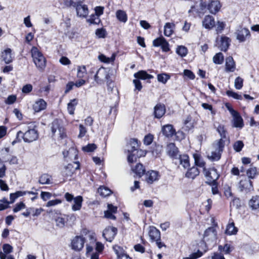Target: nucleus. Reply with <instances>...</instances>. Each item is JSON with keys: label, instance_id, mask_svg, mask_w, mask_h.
Returning <instances> with one entry per match:
<instances>
[{"label": "nucleus", "instance_id": "62", "mask_svg": "<svg viewBox=\"0 0 259 259\" xmlns=\"http://www.w3.org/2000/svg\"><path fill=\"white\" fill-rule=\"evenodd\" d=\"M153 140V136L151 134L146 135L144 137L143 142L145 145H150Z\"/></svg>", "mask_w": 259, "mask_h": 259}, {"label": "nucleus", "instance_id": "26", "mask_svg": "<svg viewBox=\"0 0 259 259\" xmlns=\"http://www.w3.org/2000/svg\"><path fill=\"white\" fill-rule=\"evenodd\" d=\"M149 236L153 241L160 239V232L155 227H150Z\"/></svg>", "mask_w": 259, "mask_h": 259}, {"label": "nucleus", "instance_id": "24", "mask_svg": "<svg viewBox=\"0 0 259 259\" xmlns=\"http://www.w3.org/2000/svg\"><path fill=\"white\" fill-rule=\"evenodd\" d=\"M88 237L89 238L90 242V243H87L86 247H87V253L89 254L91 252H92L94 248H95V241H96V239L95 237V235L93 233L92 234H89L88 235Z\"/></svg>", "mask_w": 259, "mask_h": 259}, {"label": "nucleus", "instance_id": "4", "mask_svg": "<svg viewBox=\"0 0 259 259\" xmlns=\"http://www.w3.org/2000/svg\"><path fill=\"white\" fill-rule=\"evenodd\" d=\"M66 5L75 7L77 16L80 18H86L89 14L88 6L84 4L80 3H74L72 1L69 0L66 2Z\"/></svg>", "mask_w": 259, "mask_h": 259}, {"label": "nucleus", "instance_id": "23", "mask_svg": "<svg viewBox=\"0 0 259 259\" xmlns=\"http://www.w3.org/2000/svg\"><path fill=\"white\" fill-rule=\"evenodd\" d=\"M231 40L226 36H222L220 42L218 43V47L221 51H226L230 45Z\"/></svg>", "mask_w": 259, "mask_h": 259}, {"label": "nucleus", "instance_id": "19", "mask_svg": "<svg viewBox=\"0 0 259 259\" xmlns=\"http://www.w3.org/2000/svg\"><path fill=\"white\" fill-rule=\"evenodd\" d=\"M222 6L220 1L218 0L211 1L208 4L207 8L209 11V12L212 14H215L218 12Z\"/></svg>", "mask_w": 259, "mask_h": 259}, {"label": "nucleus", "instance_id": "13", "mask_svg": "<svg viewBox=\"0 0 259 259\" xmlns=\"http://www.w3.org/2000/svg\"><path fill=\"white\" fill-rule=\"evenodd\" d=\"M153 45L154 47L161 46L162 51L165 52L169 50L168 43L163 37H160L154 39L153 41Z\"/></svg>", "mask_w": 259, "mask_h": 259}, {"label": "nucleus", "instance_id": "45", "mask_svg": "<svg viewBox=\"0 0 259 259\" xmlns=\"http://www.w3.org/2000/svg\"><path fill=\"white\" fill-rule=\"evenodd\" d=\"M51 179V176L47 174L42 175L39 179V183L41 184H49Z\"/></svg>", "mask_w": 259, "mask_h": 259}, {"label": "nucleus", "instance_id": "31", "mask_svg": "<svg viewBox=\"0 0 259 259\" xmlns=\"http://www.w3.org/2000/svg\"><path fill=\"white\" fill-rule=\"evenodd\" d=\"M2 58L6 64L11 63L13 60L11 50L7 49L2 52Z\"/></svg>", "mask_w": 259, "mask_h": 259}, {"label": "nucleus", "instance_id": "33", "mask_svg": "<svg viewBox=\"0 0 259 259\" xmlns=\"http://www.w3.org/2000/svg\"><path fill=\"white\" fill-rule=\"evenodd\" d=\"M199 171L197 167L193 166L191 168L188 169L185 174V176L188 178L194 179L197 176L199 175Z\"/></svg>", "mask_w": 259, "mask_h": 259}, {"label": "nucleus", "instance_id": "51", "mask_svg": "<svg viewBox=\"0 0 259 259\" xmlns=\"http://www.w3.org/2000/svg\"><path fill=\"white\" fill-rule=\"evenodd\" d=\"M177 53L181 57H185L188 53L187 49L184 46H179L176 50Z\"/></svg>", "mask_w": 259, "mask_h": 259}, {"label": "nucleus", "instance_id": "12", "mask_svg": "<svg viewBox=\"0 0 259 259\" xmlns=\"http://www.w3.org/2000/svg\"><path fill=\"white\" fill-rule=\"evenodd\" d=\"M166 152L167 155L174 159H177L179 155H180L179 154L178 148L172 143L167 144Z\"/></svg>", "mask_w": 259, "mask_h": 259}, {"label": "nucleus", "instance_id": "39", "mask_svg": "<svg viewBox=\"0 0 259 259\" xmlns=\"http://www.w3.org/2000/svg\"><path fill=\"white\" fill-rule=\"evenodd\" d=\"M249 205L253 209H259V196H253L249 202Z\"/></svg>", "mask_w": 259, "mask_h": 259}, {"label": "nucleus", "instance_id": "5", "mask_svg": "<svg viewBox=\"0 0 259 259\" xmlns=\"http://www.w3.org/2000/svg\"><path fill=\"white\" fill-rule=\"evenodd\" d=\"M65 198L68 202H72V209L73 211H77L80 209L82 206V202L83 201L82 197L81 196H77L74 197L73 195L69 193H66L65 194Z\"/></svg>", "mask_w": 259, "mask_h": 259}, {"label": "nucleus", "instance_id": "64", "mask_svg": "<svg viewBox=\"0 0 259 259\" xmlns=\"http://www.w3.org/2000/svg\"><path fill=\"white\" fill-rule=\"evenodd\" d=\"M25 208V204L23 202H20L16 204L13 208V211L17 212Z\"/></svg>", "mask_w": 259, "mask_h": 259}, {"label": "nucleus", "instance_id": "25", "mask_svg": "<svg viewBox=\"0 0 259 259\" xmlns=\"http://www.w3.org/2000/svg\"><path fill=\"white\" fill-rule=\"evenodd\" d=\"M165 113V106L162 104H157L154 107V115L157 118H161Z\"/></svg>", "mask_w": 259, "mask_h": 259}, {"label": "nucleus", "instance_id": "28", "mask_svg": "<svg viewBox=\"0 0 259 259\" xmlns=\"http://www.w3.org/2000/svg\"><path fill=\"white\" fill-rule=\"evenodd\" d=\"M179 164L184 168H187L190 166L189 158L187 154L179 155L178 159Z\"/></svg>", "mask_w": 259, "mask_h": 259}, {"label": "nucleus", "instance_id": "40", "mask_svg": "<svg viewBox=\"0 0 259 259\" xmlns=\"http://www.w3.org/2000/svg\"><path fill=\"white\" fill-rule=\"evenodd\" d=\"M116 16L117 19L121 22L125 23L127 20L126 13L122 10H118L116 12Z\"/></svg>", "mask_w": 259, "mask_h": 259}, {"label": "nucleus", "instance_id": "20", "mask_svg": "<svg viewBox=\"0 0 259 259\" xmlns=\"http://www.w3.org/2000/svg\"><path fill=\"white\" fill-rule=\"evenodd\" d=\"M47 103L42 99L36 101L33 105L32 108L35 112H38L45 110L47 107Z\"/></svg>", "mask_w": 259, "mask_h": 259}, {"label": "nucleus", "instance_id": "60", "mask_svg": "<svg viewBox=\"0 0 259 259\" xmlns=\"http://www.w3.org/2000/svg\"><path fill=\"white\" fill-rule=\"evenodd\" d=\"M203 253L200 250H198L196 252L191 254L189 256L184 257L183 259H197L202 255Z\"/></svg>", "mask_w": 259, "mask_h": 259}, {"label": "nucleus", "instance_id": "7", "mask_svg": "<svg viewBox=\"0 0 259 259\" xmlns=\"http://www.w3.org/2000/svg\"><path fill=\"white\" fill-rule=\"evenodd\" d=\"M217 239V231L214 227H210L205 230L203 234V241L205 242H215Z\"/></svg>", "mask_w": 259, "mask_h": 259}, {"label": "nucleus", "instance_id": "59", "mask_svg": "<svg viewBox=\"0 0 259 259\" xmlns=\"http://www.w3.org/2000/svg\"><path fill=\"white\" fill-rule=\"evenodd\" d=\"M226 94L229 96L235 99L238 100H242V97L241 95H239L237 94V93H235L234 92H233L232 91H227L226 92Z\"/></svg>", "mask_w": 259, "mask_h": 259}, {"label": "nucleus", "instance_id": "56", "mask_svg": "<svg viewBox=\"0 0 259 259\" xmlns=\"http://www.w3.org/2000/svg\"><path fill=\"white\" fill-rule=\"evenodd\" d=\"M243 79L240 77H237L234 82L235 88L237 90H240L243 87Z\"/></svg>", "mask_w": 259, "mask_h": 259}, {"label": "nucleus", "instance_id": "22", "mask_svg": "<svg viewBox=\"0 0 259 259\" xmlns=\"http://www.w3.org/2000/svg\"><path fill=\"white\" fill-rule=\"evenodd\" d=\"M139 148L138 140L136 139H132L130 140L127 145V151L128 153H134L136 152L138 153V149Z\"/></svg>", "mask_w": 259, "mask_h": 259}, {"label": "nucleus", "instance_id": "44", "mask_svg": "<svg viewBox=\"0 0 259 259\" xmlns=\"http://www.w3.org/2000/svg\"><path fill=\"white\" fill-rule=\"evenodd\" d=\"M98 192L101 196L107 197L111 194V191L107 187L102 186L98 188Z\"/></svg>", "mask_w": 259, "mask_h": 259}, {"label": "nucleus", "instance_id": "37", "mask_svg": "<svg viewBox=\"0 0 259 259\" xmlns=\"http://www.w3.org/2000/svg\"><path fill=\"white\" fill-rule=\"evenodd\" d=\"M115 56L116 55L115 54H113L111 57H107L104 55L101 54L99 55L98 59L102 62L105 63H110L113 62L114 61Z\"/></svg>", "mask_w": 259, "mask_h": 259}, {"label": "nucleus", "instance_id": "2", "mask_svg": "<svg viewBox=\"0 0 259 259\" xmlns=\"http://www.w3.org/2000/svg\"><path fill=\"white\" fill-rule=\"evenodd\" d=\"M31 53L36 67L40 70H43L46 67V60L42 53L35 47L32 48Z\"/></svg>", "mask_w": 259, "mask_h": 259}, {"label": "nucleus", "instance_id": "61", "mask_svg": "<svg viewBox=\"0 0 259 259\" xmlns=\"http://www.w3.org/2000/svg\"><path fill=\"white\" fill-rule=\"evenodd\" d=\"M96 35L99 38H104L106 35V31L103 28L97 29L96 31Z\"/></svg>", "mask_w": 259, "mask_h": 259}, {"label": "nucleus", "instance_id": "49", "mask_svg": "<svg viewBox=\"0 0 259 259\" xmlns=\"http://www.w3.org/2000/svg\"><path fill=\"white\" fill-rule=\"evenodd\" d=\"M170 75L167 73L159 74L157 75V80L163 84L166 83L168 80L170 79Z\"/></svg>", "mask_w": 259, "mask_h": 259}, {"label": "nucleus", "instance_id": "63", "mask_svg": "<svg viewBox=\"0 0 259 259\" xmlns=\"http://www.w3.org/2000/svg\"><path fill=\"white\" fill-rule=\"evenodd\" d=\"M130 154L128 156L127 160L128 163H133L134 162L137 161V158L139 157V155H136V153H130Z\"/></svg>", "mask_w": 259, "mask_h": 259}, {"label": "nucleus", "instance_id": "47", "mask_svg": "<svg viewBox=\"0 0 259 259\" xmlns=\"http://www.w3.org/2000/svg\"><path fill=\"white\" fill-rule=\"evenodd\" d=\"M87 21L90 24H98L100 23L101 20L100 16L96 14H92L90 16V18L87 19Z\"/></svg>", "mask_w": 259, "mask_h": 259}, {"label": "nucleus", "instance_id": "36", "mask_svg": "<svg viewBox=\"0 0 259 259\" xmlns=\"http://www.w3.org/2000/svg\"><path fill=\"white\" fill-rule=\"evenodd\" d=\"M134 77L136 78H139L141 79H151L153 77L152 75L148 74L145 71L141 70L136 73L134 75Z\"/></svg>", "mask_w": 259, "mask_h": 259}, {"label": "nucleus", "instance_id": "54", "mask_svg": "<svg viewBox=\"0 0 259 259\" xmlns=\"http://www.w3.org/2000/svg\"><path fill=\"white\" fill-rule=\"evenodd\" d=\"M29 210L33 217H38L44 211V209L41 208H35L34 207H29Z\"/></svg>", "mask_w": 259, "mask_h": 259}, {"label": "nucleus", "instance_id": "18", "mask_svg": "<svg viewBox=\"0 0 259 259\" xmlns=\"http://www.w3.org/2000/svg\"><path fill=\"white\" fill-rule=\"evenodd\" d=\"M239 188L241 191H250L252 189V182L246 178L242 180L239 182Z\"/></svg>", "mask_w": 259, "mask_h": 259}, {"label": "nucleus", "instance_id": "21", "mask_svg": "<svg viewBox=\"0 0 259 259\" xmlns=\"http://www.w3.org/2000/svg\"><path fill=\"white\" fill-rule=\"evenodd\" d=\"M161 131L163 135L167 138L171 137L176 134V131L173 126L169 124L163 125Z\"/></svg>", "mask_w": 259, "mask_h": 259}, {"label": "nucleus", "instance_id": "11", "mask_svg": "<svg viewBox=\"0 0 259 259\" xmlns=\"http://www.w3.org/2000/svg\"><path fill=\"white\" fill-rule=\"evenodd\" d=\"M204 174L207 179L211 183H214L219 178L217 169L214 168L208 170L204 168Z\"/></svg>", "mask_w": 259, "mask_h": 259}, {"label": "nucleus", "instance_id": "52", "mask_svg": "<svg viewBox=\"0 0 259 259\" xmlns=\"http://www.w3.org/2000/svg\"><path fill=\"white\" fill-rule=\"evenodd\" d=\"M55 221L56 223V225L60 228H63L66 222V221L65 220V218H64L62 215L59 216L57 218H56L55 219Z\"/></svg>", "mask_w": 259, "mask_h": 259}, {"label": "nucleus", "instance_id": "30", "mask_svg": "<svg viewBox=\"0 0 259 259\" xmlns=\"http://www.w3.org/2000/svg\"><path fill=\"white\" fill-rule=\"evenodd\" d=\"M132 171L139 177H141L145 172V169L143 164L137 163L135 167L132 166Z\"/></svg>", "mask_w": 259, "mask_h": 259}, {"label": "nucleus", "instance_id": "46", "mask_svg": "<svg viewBox=\"0 0 259 259\" xmlns=\"http://www.w3.org/2000/svg\"><path fill=\"white\" fill-rule=\"evenodd\" d=\"M224 56L222 53H217L213 57V62L215 64H222L224 62Z\"/></svg>", "mask_w": 259, "mask_h": 259}, {"label": "nucleus", "instance_id": "43", "mask_svg": "<svg viewBox=\"0 0 259 259\" xmlns=\"http://www.w3.org/2000/svg\"><path fill=\"white\" fill-rule=\"evenodd\" d=\"M246 174L248 178L254 179L258 175V172L256 167L251 166L247 170Z\"/></svg>", "mask_w": 259, "mask_h": 259}, {"label": "nucleus", "instance_id": "57", "mask_svg": "<svg viewBox=\"0 0 259 259\" xmlns=\"http://www.w3.org/2000/svg\"><path fill=\"white\" fill-rule=\"evenodd\" d=\"M226 26V24L223 21H218L216 24V31L217 33H221Z\"/></svg>", "mask_w": 259, "mask_h": 259}, {"label": "nucleus", "instance_id": "38", "mask_svg": "<svg viewBox=\"0 0 259 259\" xmlns=\"http://www.w3.org/2000/svg\"><path fill=\"white\" fill-rule=\"evenodd\" d=\"M114 249L117 255V259H132L127 254L122 252L120 247L117 246Z\"/></svg>", "mask_w": 259, "mask_h": 259}, {"label": "nucleus", "instance_id": "35", "mask_svg": "<svg viewBox=\"0 0 259 259\" xmlns=\"http://www.w3.org/2000/svg\"><path fill=\"white\" fill-rule=\"evenodd\" d=\"M238 232V229L235 227L234 223L231 222L227 226L225 233L229 235H235Z\"/></svg>", "mask_w": 259, "mask_h": 259}, {"label": "nucleus", "instance_id": "42", "mask_svg": "<svg viewBox=\"0 0 259 259\" xmlns=\"http://www.w3.org/2000/svg\"><path fill=\"white\" fill-rule=\"evenodd\" d=\"M78 103L77 100L74 99L71 100L67 105V110L70 114H73L75 106Z\"/></svg>", "mask_w": 259, "mask_h": 259}, {"label": "nucleus", "instance_id": "8", "mask_svg": "<svg viewBox=\"0 0 259 259\" xmlns=\"http://www.w3.org/2000/svg\"><path fill=\"white\" fill-rule=\"evenodd\" d=\"M84 242V238L82 236H76L71 240V247L75 251H79L83 248Z\"/></svg>", "mask_w": 259, "mask_h": 259}, {"label": "nucleus", "instance_id": "6", "mask_svg": "<svg viewBox=\"0 0 259 259\" xmlns=\"http://www.w3.org/2000/svg\"><path fill=\"white\" fill-rule=\"evenodd\" d=\"M51 131L53 135L57 134L62 139L66 137L65 129L60 120L55 119L53 121L51 125Z\"/></svg>", "mask_w": 259, "mask_h": 259}, {"label": "nucleus", "instance_id": "58", "mask_svg": "<svg viewBox=\"0 0 259 259\" xmlns=\"http://www.w3.org/2000/svg\"><path fill=\"white\" fill-rule=\"evenodd\" d=\"M244 146V144L241 141H236L233 145L234 150L237 152H240Z\"/></svg>", "mask_w": 259, "mask_h": 259}, {"label": "nucleus", "instance_id": "14", "mask_svg": "<svg viewBox=\"0 0 259 259\" xmlns=\"http://www.w3.org/2000/svg\"><path fill=\"white\" fill-rule=\"evenodd\" d=\"M160 175L157 171L149 170L145 174V180L148 184H152L159 180Z\"/></svg>", "mask_w": 259, "mask_h": 259}, {"label": "nucleus", "instance_id": "3", "mask_svg": "<svg viewBox=\"0 0 259 259\" xmlns=\"http://www.w3.org/2000/svg\"><path fill=\"white\" fill-rule=\"evenodd\" d=\"M225 146V141L220 139L215 141L213 144V150L207 155L208 158L212 161L219 160L221 156Z\"/></svg>", "mask_w": 259, "mask_h": 259}, {"label": "nucleus", "instance_id": "55", "mask_svg": "<svg viewBox=\"0 0 259 259\" xmlns=\"http://www.w3.org/2000/svg\"><path fill=\"white\" fill-rule=\"evenodd\" d=\"M97 148V146L94 144H89L82 148V150L86 152H91L94 151Z\"/></svg>", "mask_w": 259, "mask_h": 259}, {"label": "nucleus", "instance_id": "1", "mask_svg": "<svg viewBox=\"0 0 259 259\" xmlns=\"http://www.w3.org/2000/svg\"><path fill=\"white\" fill-rule=\"evenodd\" d=\"M38 138V133L36 126L34 123L31 122L25 125L22 130L17 132L16 139L12 142V144L14 145L21 142L22 139L26 143H31L36 141Z\"/></svg>", "mask_w": 259, "mask_h": 259}, {"label": "nucleus", "instance_id": "15", "mask_svg": "<svg viewBox=\"0 0 259 259\" xmlns=\"http://www.w3.org/2000/svg\"><path fill=\"white\" fill-rule=\"evenodd\" d=\"M100 74H103L106 79L108 80L110 77L109 73L107 72L105 68L101 67L98 69L95 75L94 79L98 83H101L104 81V78L100 76Z\"/></svg>", "mask_w": 259, "mask_h": 259}, {"label": "nucleus", "instance_id": "29", "mask_svg": "<svg viewBox=\"0 0 259 259\" xmlns=\"http://www.w3.org/2000/svg\"><path fill=\"white\" fill-rule=\"evenodd\" d=\"M232 116L233 118V122L234 126L240 128H242L244 125L243 120L239 113L237 112L236 114H234Z\"/></svg>", "mask_w": 259, "mask_h": 259}, {"label": "nucleus", "instance_id": "17", "mask_svg": "<svg viewBox=\"0 0 259 259\" xmlns=\"http://www.w3.org/2000/svg\"><path fill=\"white\" fill-rule=\"evenodd\" d=\"M202 23L203 27L205 28L211 29L214 27L215 22L214 18L212 16L208 15L204 17Z\"/></svg>", "mask_w": 259, "mask_h": 259}, {"label": "nucleus", "instance_id": "50", "mask_svg": "<svg viewBox=\"0 0 259 259\" xmlns=\"http://www.w3.org/2000/svg\"><path fill=\"white\" fill-rule=\"evenodd\" d=\"M87 74V70L85 66H79L77 67V76L78 78H83Z\"/></svg>", "mask_w": 259, "mask_h": 259}, {"label": "nucleus", "instance_id": "41", "mask_svg": "<svg viewBox=\"0 0 259 259\" xmlns=\"http://www.w3.org/2000/svg\"><path fill=\"white\" fill-rule=\"evenodd\" d=\"M63 154L65 158L68 157L70 159H72L73 157H76L77 151L74 148H70L69 150L63 151Z\"/></svg>", "mask_w": 259, "mask_h": 259}, {"label": "nucleus", "instance_id": "27", "mask_svg": "<svg viewBox=\"0 0 259 259\" xmlns=\"http://www.w3.org/2000/svg\"><path fill=\"white\" fill-rule=\"evenodd\" d=\"M225 70L227 72H234L235 70V63L232 57L226 59Z\"/></svg>", "mask_w": 259, "mask_h": 259}, {"label": "nucleus", "instance_id": "9", "mask_svg": "<svg viewBox=\"0 0 259 259\" xmlns=\"http://www.w3.org/2000/svg\"><path fill=\"white\" fill-rule=\"evenodd\" d=\"M74 164L76 165L74 166L73 164L69 163L65 166L62 171V175L65 178H68L72 177L75 171L79 168V164L78 162H74Z\"/></svg>", "mask_w": 259, "mask_h": 259}, {"label": "nucleus", "instance_id": "34", "mask_svg": "<svg viewBox=\"0 0 259 259\" xmlns=\"http://www.w3.org/2000/svg\"><path fill=\"white\" fill-rule=\"evenodd\" d=\"M175 27L174 23H166L164 26V34L166 36H170L174 32Z\"/></svg>", "mask_w": 259, "mask_h": 259}, {"label": "nucleus", "instance_id": "53", "mask_svg": "<svg viewBox=\"0 0 259 259\" xmlns=\"http://www.w3.org/2000/svg\"><path fill=\"white\" fill-rule=\"evenodd\" d=\"M217 131L219 133L221 138L224 141V139L226 137V131L225 129L224 126L222 125H219L217 127Z\"/></svg>", "mask_w": 259, "mask_h": 259}, {"label": "nucleus", "instance_id": "10", "mask_svg": "<svg viewBox=\"0 0 259 259\" xmlns=\"http://www.w3.org/2000/svg\"><path fill=\"white\" fill-rule=\"evenodd\" d=\"M117 229L114 227L106 228L103 232V236L108 241L111 242L117 234Z\"/></svg>", "mask_w": 259, "mask_h": 259}, {"label": "nucleus", "instance_id": "32", "mask_svg": "<svg viewBox=\"0 0 259 259\" xmlns=\"http://www.w3.org/2000/svg\"><path fill=\"white\" fill-rule=\"evenodd\" d=\"M9 148H5L0 150V160L3 162H8L11 157Z\"/></svg>", "mask_w": 259, "mask_h": 259}, {"label": "nucleus", "instance_id": "16", "mask_svg": "<svg viewBox=\"0 0 259 259\" xmlns=\"http://www.w3.org/2000/svg\"><path fill=\"white\" fill-rule=\"evenodd\" d=\"M237 39L240 42L245 41L246 38L250 36V31L246 28H240L236 32Z\"/></svg>", "mask_w": 259, "mask_h": 259}, {"label": "nucleus", "instance_id": "48", "mask_svg": "<svg viewBox=\"0 0 259 259\" xmlns=\"http://www.w3.org/2000/svg\"><path fill=\"white\" fill-rule=\"evenodd\" d=\"M194 158L195 160V163L197 166L200 167H203V168H205L204 166L205 163L198 154H194Z\"/></svg>", "mask_w": 259, "mask_h": 259}]
</instances>
